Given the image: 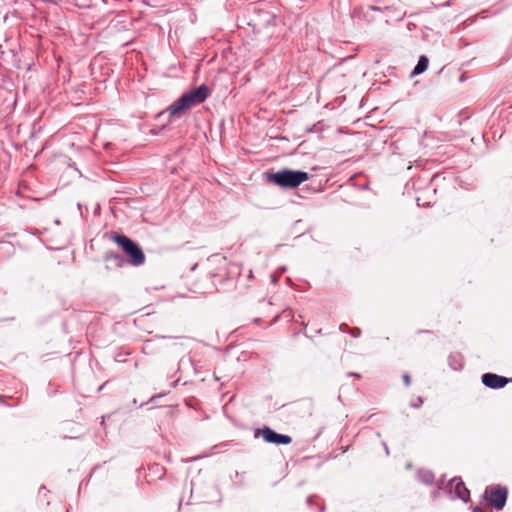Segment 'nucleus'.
Listing matches in <instances>:
<instances>
[{"label":"nucleus","instance_id":"6","mask_svg":"<svg viewBox=\"0 0 512 512\" xmlns=\"http://www.w3.org/2000/svg\"><path fill=\"white\" fill-rule=\"evenodd\" d=\"M509 382V379L493 373H485L482 376V383L491 388L499 389L504 387Z\"/></svg>","mask_w":512,"mask_h":512},{"label":"nucleus","instance_id":"10","mask_svg":"<svg viewBox=\"0 0 512 512\" xmlns=\"http://www.w3.org/2000/svg\"><path fill=\"white\" fill-rule=\"evenodd\" d=\"M348 332L355 338L359 337L361 335L360 328L354 327L348 330Z\"/></svg>","mask_w":512,"mask_h":512},{"label":"nucleus","instance_id":"3","mask_svg":"<svg viewBox=\"0 0 512 512\" xmlns=\"http://www.w3.org/2000/svg\"><path fill=\"white\" fill-rule=\"evenodd\" d=\"M266 179L282 188H296L309 180V174L304 171L283 169L275 173H267Z\"/></svg>","mask_w":512,"mask_h":512},{"label":"nucleus","instance_id":"13","mask_svg":"<svg viewBox=\"0 0 512 512\" xmlns=\"http://www.w3.org/2000/svg\"><path fill=\"white\" fill-rule=\"evenodd\" d=\"M153 468H155V470H156L157 472H161V473H163V471H164L163 467H161V466H159V465H155Z\"/></svg>","mask_w":512,"mask_h":512},{"label":"nucleus","instance_id":"5","mask_svg":"<svg viewBox=\"0 0 512 512\" xmlns=\"http://www.w3.org/2000/svg\"><path fill=\"white\" fill-rule=\"evenodd\" d=\"M258 433L261 434L263 439L268 443L288 445L292 442L290 436L276 433L269 427H264Z\"/></svg>","mask_w":512,"mask_h":512},{"label":"nucleus","instance_id":"12","mask_svg":"<svg viewBox=\"0 0 512 512\" xmlns=\"http://www.w3.org/2000/svg\"><path fill=\"white\" fill-rule=\"evenodd\" d=\"M340 330L345 332V331H348L349 329H348V326L346 324H341L340 325Z\"/></svg>","mask_w":512,"mask_h":512},{"label":"nucleus","instance_id":"4","mask_svg":"<svg viewBox=\"0 0 512 512\" xmlns=\"http://www.w3.org/2000/svg\"><path fill=\"white\" fill-rule=\"evenodd\" d=\"M507 494V489L499 485L489 486L485 490V498L488 500L489 504L497 510L505 506Z\"/></svg>","mask_w":512,"mask_h":512},{"label":"nucleus","instance_id":"11","mask_svg":"<svg viewBox=\"0 0 512 512\" xmlns=\"http://www.w3.org/2000/svg\"><path fill=\"white\" fill-rule=\"evenodd\" d=\"M402 379H403V382H404L405 386H407V387L410 386V384H411V377H410L409 374H404Z\"/></svg>","mask_w":512,"mask_h":512},{"label":"nucleus","instance_id":"8","mask_svg":"<svg viewBox=\"0 0 512 512\" xmlns=\"http://www.w3.org/2000/svg\"><path fill=\"white\" fill-rule=\"evenodd\" d=\"M428 62L429 61H428L427 57L421 56L417 65L415 66V68L413 70V74L418 75V74L423 73L428 67Z\"/></svg>","mask_w":512,"mask_h":512},{"label":"nucleus","instance_id":"2","mask_svg":"<svg viewBox=\"0 0 512 512\" xmlns=\"http://www.w3.org/2000/svg\"><path fill=\"white\" fill-rule=\"evenodd\" d=\"M109 239L116 243L126 255L128 262L133 266H141L145 262V254L142 248L125 235L111 232Z\"/></svg>","mask_w":512,"mask_h":512},{"label":"nucleus","instance_id":"14","mask_svg":"<svg viewBox=\"0 0 512 512\" xmlns=\"http://www.w3.org/2000/svg\"><path fill=\"white\" fill-rule=\"evenodd\" d=\"M350 376H353V377H356V378H361V375L358 374V373H349Z\"/></svg>","mask_w":512,"mask_h":512},{"label":"nucleus","instance_id":"1","mask_svg":"<svg viewBox=\"0 0 512 512\" xmlns=\"http://www.w3.org/2000/svg\"><path fill=\"white\" fill-rule=\"evenodd\" d=\"M211 94V90L206 85H201L187 93H184L179 99L174 101L166 109L169 121L180 119L185 116L190 109L203 103Z\"/></svg>","mask_w":512,"mask_h":512},{"label":"nucleus","instance_id":"9","mask_svg":"<svg viewBox=\"0 0 512 512\" xmlns=\"http://www.w3.org/2000/svg\"><path fill=\"white\" fill-rule=\"evenodd\" d=\"M425 335L429 337L431 340L433 339V332L430 330H418L416 331V336Z\"/></svg>","mask_w":512,"mask_h":512},{"label":"nucleus","instance_id":"7","mask_svg":"<svg viewBox=\"0 0 512 512\" xmlns=\"http://www.w3.org/2000/svg\"><path fill=\"white\" fill-rule=\"evenodd\" d=\"M451 488L454 490L455 494L458 498L463 501H467L470 496L469 490L466 488L465 484L459 478H454L451 480Z\"/></svg>","mask_w":512,"mask_h":512}]
</instances>
